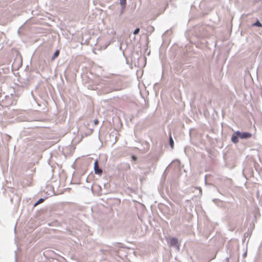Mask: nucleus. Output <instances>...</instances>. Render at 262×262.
I'll return each instance as SVG.
<instances>
[{
	"label": "nucleus",
	"mask_w": 262,
	"mask_h": 262,
	"mask_svg": "<svg viewBox=\"0 0 262 262\" xmlns=\"http://www.w3.org/2000/svg\"><path fill=\"white\" fill-rule=\"evenodd\" d=\"M236 134L241 138H249L252 137V135L249 133H241L239 132H236Z\"/></svg>",
	"instance_id": "f257e3e1"
},
{
	"label": "nucleus",
	"mask_w": 262,
	"mask_h": 262,
	"mask_svg": "<svg viewBox=\"0 0 262 262\" xmlns=\"http://www.w3.org/2000/svg\"><path fill=\"white\" fill-rule=\"evenodd\" d=\"M94 171L96 174L101 175L102 173V170L99 167L98 161L96 160L94 163Z\"/></svg>",
	"instance_id": "f03ea898"
},
{
	"label": "nucleus",
	"mask_w": 262,
	"mask_h": 262,
	"mask_svg": "<svg viewBox=\"0 0 262 262\" xmlns=\"http://www.w3.org/2000/svg\"><path fill=\"white\" fill-rule=\"evenodd\" d=\"M169 243L170 246H177L178 242L176 238H172L170 239Z\"/></svg>",
	"instance_id": "7ed1b4c3"
},
{
	"label": "nucleus",
	"mask_w": 262,
	"mask_h": 262,
	"mask_svg": "<svg viewBox=\"0 0 262 262\" xmlns=\"http://www.w3.org/2000/svg\"><path fill=\"white\" fill-rule=\"evenodd\" d=\"M238 136L236 134V135H233L231 138V140H232V142L235 143H237L238 142Z\"/></svg>",
	"instance_id": "20e7f679"
},
{
	"label": "nucleus",
	"mask_w": 262,
	"mask_h": 262,
	"mask_svg": "<svg viewBox=\"0 0 262 262\" xmlns=\"http://www.w3.org/2000/svg\"><path fill=\"white\" fill-rule=\"evenodd\" d=\"M59 54V50H56L55 52V53H54V55H53V57L52 58V59L54 60L55 58H56V57H57L58 56Z\"/></svg>",
	"instance_id": "39448f33"
},
{
	"label": "nucleus",
	"mask_w": 262,
	"mask_h": 262,
	"mask_svg": "<svg viewBox=\"0 0 262 262\" xmlns=\"http://www.w3.org/2000/svg\"><path fill=\"white\" fill-rule=\"evenodd\" d=\"M120 3L122 6L125 7L126 4V0H120Z\"/></svg>",
	"instance_id": "423d86ee"
},
{
	"label": "nucleus",
	"mask_w": 262,
	"mask_h": 262,
	"mask_svg": "<svg viewBox=\"0 0 262 262\" xmlns=\"http://www.w3.org/2000/svg\"><path fill=\"white\" fill-rule=\"evenodd\" d=\"M254 26H257L258 27H262V25L257 20L254 24Z\"/></svg>",
	"instance_id": "0eeeda50"
},
{
	"label": "nucleus",
	"mask_w": 262,
	"mask_h": 262,
	"mask_svg": "<svg viewBox=\"0 0 262 262\" xmlns=\"http://www.w3.org/2000/svg\"><path fill=\"white\" fill-rule=\"evenodd\" d=\"M44 201V199H40L37 202V203L35 204V206L36 205H37L41 203H42Z\"/></svg>",
	"instance_id": "6e6552de"
},
{
	"label": "nucleus",
	"mask_w": 262,
	"mask_h": 262,
	"mask_svg": "<svg viewBox=\"0 0 262 262\" xmlns=\"http://www.w3.org/2000/svg\"><path fill=\"white\" fill-rule=\"evenodd\" d=\"M170 144L171 148H173V145H174V142H173V141L171 137H170Z\"/></svg>",
	"instance_id": "1a4fd4ad"
},
{
	"label": "nucleus",
	"mask_w": 262,
	"mask_h": 262,
	"mask_svg": "<svg viewBox=\"0 0 262 262\" xmlns=\"http://www.w3.org/2000/svg\"><path fill=\"white\" fill-rule=\"evenodd\" d=\"M139 31H140V29L139 28H137L134 31V34L135 35H136V34H137L139 32Z\"/></svg>",
	"instance_id": "9d476101"
},
{
	"label": "nucleus",
	"mask_w": 262,
	"mask_h": 262,
	"mask_svg": "<svg viewBox=\"0 0 262 262\" xmlns=\"http://www.w3.org/2000/svg\"><path fill=\"white\" fill-rule=\"evenodd\" d=\"M99 123V121L97 119H96L95 121H94V124L95 125H97Z\"/></svg>",
	"instance_id": "9b49d317"
},
{
	"label": "nucleus",
	"mask_w": 262,
	"mask_h": 262,
	"mask_svg": "<svg viewBox=\"0 0 262 262\" xmlns=\"http://www.w3.org/2000/svg\"><path fill=\"white\" fill-rule=\"evenodd\" d=\"M133 159H135V160L136 159V157H134V156H133Z\"/></svg>",
	"instance_id": "f8f14e48"
}]
</instances>
